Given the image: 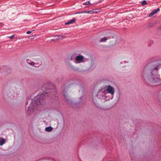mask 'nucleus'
<instances>
[{
    "mask_svg": "<svg viewBox=\"0 0 161 161\" xmlns=\"http://www.w3.org/2000/svg\"><path fill=\"white\" fill-rule=\"evenodd\" d=\"M160 60L156 58H153L150 62L144 68L142 75L144 78L152 83L159 82L161 80L158 74L159 67L161 65Z\"/></svg>",
    "mask_w": 161,
    "mask_h": 161,
    "instance_id": "nucleus-1",
    "label": "nucleus"
},
{
    "mask_svg": "<svg viewBox=\"0 0 161 161\" xmlns=\"http://www.w3.org/2000/svg\"><path fill=\"white\" fill-rule=\"evenodd\" d=\"M42 88V90L43 93L41 94L38 95L36 96L35 97H34L32 101V103L28 108L27 113L28 112H33V108L32 107H35V104L38 105L42 104L43 99L45 98V95L48 92H45V90L47 92L48 90H50L51 92H55L56 90L54 89V86L53 84L49 82L44 85Z\"/></svg>",
    "mask_w": 161,
    "mask_h": 161,
    "instance_id": "nucleus-2",
    "label": "nucleus"
},
{
    "mask_svg": "<svg viewBox=\"0 0 161 161\" xmlns=\"http://www.w3.org/2000/svg\"><path fill=\"white\" fill-rule=\"evenodd\" d=\"M106 90L108 93L110 94L112 96L114 95V88L110 86H107Z\"/></svg>",
    "mask_w": 161,
    "mask_h": 161,
    "instance_id": "nucleus-3",
    "label": "nucleus"
},
{
    "mask_svg": "<svg viewBox=\"0 0 161 161\" xmlns=\"http://www.w3.org/2000/svg\"><path fill=\"white\" fill-rule=\"evenodd\" d=\"M84 57L82 55L77 56L75 58V62L76 63H80L84 62Z\"/></svg>",
    "mask_w": 161,
    "mask_h": 161,
    "instance_id": "nucleus-4",
    "label": "nucleus"
},
{
    "mask_svg": "<svg viewBox=\"0 0 161 161\" xmlns=\"http://www.w3.org/2000/svg\"><path fill=\"white\" fill-rule=\"evenodd\" d=\"M27 63L30 65L31 66H33L34 67H36V66H34V65L36 64V63L30 60L29 59H27L26 60Z\"/></svg>",
    "mask_w": 161,
    "mask_h": 161,
    "instance_id": "nucleus-5",
    "label": "nucleus"
},
{
    "mask_svg": "<svg viewBox=\"0 0 161 161\" xmlns=\"http://www.w3.org/2000/svg\"><path fill=\"white\" fill-rule=\"evenodd\" d=\"M75 18H74L73 19L70 20V21H68L67 22L65 23V25L71 24H72L74 23V22H75Z\"/></svg>",
    "mask_w": 161,
    "mask_h": 161,
    "instance_id": "nucleus-6",
    "label": "nucleus"
},
{
    "mask_svg": "<svg viewBox=\"0 0 161 161\" xmlns=\"http://www.w3.org/2000/svg\"><path fill=\"white\" fill-rule=\"evenodd\" d=\"M53 128L51 126H49L45 128V130L47 132H50L52 131Z\"/></svg>",
    "mask_w": 161,
    "mask_h": 161,
    "instance_id": "nucleus-7",
    "label": "nucleus"
},
{
    "mask_svg": "<svg viewBox=\"0 0 161 161\" xmlns=\"http://www.w3.org/2000/svg\"><path fill=\"white\" fill-rule=\"evenodd\" d=\"M160 11V9L159 8H158L157 9H154L153 11H152V12L154 14H156L158 12Z\"/></svg>",
    "mask_w": 161,
    "mask_h": 161,
    "instance_id": "nucleus-8",
    "label": "nucleus"
},
{
    "mask_svg": "<svg viewBox=\"0 0 161 161\" xmlns=\"http://www.w3.org/2000/svg\"><path fill=\"white\" fill-rule=\"evenodd\" d=\"M55 37H57V38L55 39V40H58L61 38L62 39L63 38V36H55Z\"/></svg>",
    "mask_w": 161,
    "mask_h": 161,
    "instance_id": "nucleus-9",
    "label": "nucleus"
},
{
    "mask_svg": "<svg viewBox=\"0 0 161 161\" xmlns=\"http://www.w3.org/2000/svg\"><path fill=\"white\" fill-rule=\"evenodd\" d=\"M107 40V38L106 37H104L101 39L100 42H102L104 41H106Z\"/></svg>",
    "mask_w": 161,
    "mask_h": 161,
    "instance_id": "nucleus-10",
    "label": "nucleus"
},
{
    "mask_svg": "<svg viewBox=\"0 0 161 161\" xmlns=\"http://www.w3.org/2000/svg\"><path fill=\"white\" fill-rule=\"evenodd\" d=\"M63 95H64V97L66 99V100L68 101L67 102L68 103H69V100L68 99V98L69 97H67V95H66L64 93V92H63Z\"/></svg>",
    "mask_w": 161,
    "mask_h": 161,
    "instance_id": "nucleus-11",
    "label": "nucleus"
},
{
    "mask_svg": "<svg viewBox=\"0 0 161 161\" xmlns=\"http://www.w3.org/2000/svg\"><path fill=\"white\" fill-rule=\"evenodd\" d=\"M91 4L90 3L89 1H88L87 2L84 3H83V5H90Z\"/></svg>",
    "mask_w": 161,
    "mask_h": 161,
    "instance_id": "nucleus-12",
    "label": "nucleus"
},
{
    "mask_svg": "<svg viewBox=\"0 0 161 161\" xmlns=\"http://www.w3.org/2000/svg\"><path fill=\"white\" fill-rule=\"evenodd\" d=\"M142 5H147V3L145 0H144L142 2Z\"/></svg>",
    "mask_w": 161,
    "mask_h": 161,
    "instance_id": "nucleus-13",
    "label": "nucleus"
},
{
    "mask_svg": "<svg viewBox=\"0 0 161 161\" xmlns=\"http://www.w3.org/2000/svg\"><path fill=\"white\" fill-rule=\"evenodd\" d=\"M15 36V35L14 34H13V35H12L11 36H9V37H8L10 39H13V38Z\"/></svg>",
    "mask_w": 161,
    "mask_h": 161,
    "instance_id": "nucleus-14",
    "label": "nucleus"
},
{
    "mask_svg": "<svg viewBox=\"0 0 161 161\" xmlns=\"http://www.w3.org/2000/svg\"><path fill=\"white\" fill-rule=\"evenodd\" d=\"M154 14L152 12L148 15V17H150L152 16L153 15H154Z\"/></svg>",
    "mask_w": 161,
    "mask_h": 161,
    "instance_id": "nucleus-15",
    "label": "nucleus"
},
{
    "mask_svg": "<svg viewBox=\"0 0 161 161\" xmlns=\"http://www.w3.org/2000/svg\"><path fill=\"white\" fill-rule=\"evenodd\" d=\"M5 142H0V145L2 146L4 144Z\"/></svg>",
    "mask_w": 161,
    "mask_h": 161,
    "instance_id": "nucleus-16",
    "label": "nucleus"
},
{
    "mask_svg": "<svg viewBox=\"0 0 161 161\" xmlns=\"http://www.w3.org/2000/svg\"><path fill=\"white\" fill-rule=\"evenodd\" d=\"M5 141V139L3 138H0V141Z\"/></svg>",
    "mask_w": 161,
    "mask_h": 161,
    "instance_id": "nucleus-17",
    "label": "nucleus"
},
{
    "mask_svg": "<svg viewBox=\"0 0 161 161\" xmlns=\"http://www.w3.org/2000/svg\"><path fill=\"white\" fill-rule=\"evenodd\" d=\"M31 33V32L30 31H29L27 32L26 33L27 34H30Z\"/></svg>",
    "mask_w": 161,
    "mask_h": 161,
    "instance_id": "nucleus-18",
    "label": "nucleus"
},
{
    "mask_svg": "<svg viewBox=\"0 0 161 161\" xmlns=\"http://www.w3.org/2000/svg\"><path fill=\"white\" fill-rule=\"evenodd\" d=\"M55 40V39H51V42H53V41H54Z\"/></svg>",
    "mask_w": 161,
    "mask_h": 161,
    "instance_id": "nucleus-19",
    "label": "nucleus"
},
{
    "mask_svg": "<svg viewBox=\"0 0 161 161\" xmlns=\"http://www.w3.org/2000/svg\"><path fill=\"white\" fill-rule=\"evenodd\" d=\"M92 12V11H88V12L89 13V14H91V12Z\"/></svg>",
    "mask_w": 161,
    "mask_h": 161,
    "instance_id": "nucleus-20",
    "label": "nucleus"
}]
</instances>
